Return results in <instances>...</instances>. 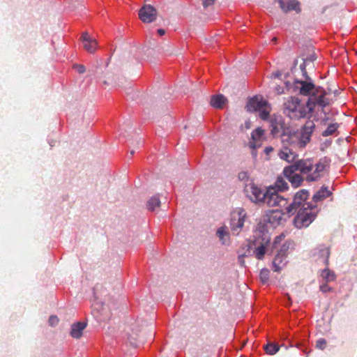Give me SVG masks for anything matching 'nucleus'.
I'll list each match as a JSON object with an SVG mask.
<instances>
[{
	"label": "nucleus",
	"mask_w": 357,
	"mask_h": 357,
	"mask_svg": "<svg viewBox=\"0 0 357 357\" xmlns=\"http://www.w3.org/2000/svg\"><path fill=\"white\" fill-rule=\"evenodd\" d=\"M293 90L303 96H309L305 104L298 98L289 97L284 103V112L291 119H299L312 114L314 119L326 125L335 114L330 105L336 98V93L326 91L321 86H316L311 81L296 80Z\"/></svg>",
	"instance_id": "nucleus-1"
},
{
	"label": "nucleus",
	"mask_w": 357,
	"mask_h": 357,
	"mask_svg": "<svg viewBox=\"0 0 357 357\" xmlns=\"http://www.w3.org/2000/svg\"><path fill=\"white\" fill-rule=\"evenodd\" d=\"M314 128V121H307L300 130L284 135L282 139V144H288L296 151L303 149L310 142Z\"/></svg>",
	"instance_id": "nucleus-2"
},
{
	"label": "nucleus",
	"mask_w": 357,
	"mask_h": 357,
	"mask_svg": "<svg viewBox=\"0 0 357 357\" xmlns=\"http://www.w3.org/2000/svg\"><path fill=\"white\" fill-rule=\"evenodd\" d=\"M328 164L326 159H321L316 163L311 159L298 160L301 173L305 175L307 181H317L320 179Z\"/></svg>",
	"instance_id": "nucleus-3"
},
{
	"label": "nucleus",
	"mask_w": 357,
	"mask_h": 357,
	"mask_svg": "<svg viewBox=\"0 0 357 357\" xmlns=\"http://www.w3.org/2000/svg\"><path fill=\"white\" fill-rule=\"evenodd\" d=\"M316 215V208L311 206L308 203H304L294 218V225L298 229L307 227L314 220Z\"/></svg>",
	"instance_id": "nucleus-4"
},
{
	"label": "nucleus",
	"mask_w": 357,
	"mask_h": 357,
	"mask_svg": "<svg viewBox=\"0 0 357 357\" xmlns=\"http://www.w3.org/2000/svg\"><path fill=\"white\" fill-rule=\"evenodd\" d=\"M246 107L250 112H259V117L263 120L268 119L271 111V105L260 96H256L252 98L248 101Z\"/></svg>",
	"instance_id": "nucleus-5"
},
{
	"label": "nucleus",
	"mask_w": 357,
	"mask_h": 357,
	"mask_svg": "<svg viewBox=\"0 0 357 357\" xmlns=\"http://www.w3.org/2000/svg\"><path fill=\"white\" fill-rule=\"evenodd\" d=\"M263 203L271 207L278 206L285 209L288 206L287 199L280 196L274 187H270L266 190V198Z\"/></svg>",
	"instance_id": "nucleus-6"
},
{
	"label": "nucleus",
	"mask_w": 357,
	"mask_h": 357,
	"mask_svg": "<svg viewBox=\"0 0 357 357\" xmlns=\"http://www.w3.org/2000/svg\"><path fill=\"white\" fill-rule=\"evenodd\" d=\"M246 218V212L238 208L231 213L230 229L234 235H238L242 231Z\"/></svg>",
	"instance_id": "nucleus-7"
},
{
	"label": "nucleus",
	"mask_w": 357,
	"mask_h": 357,
	"mask_svg": "<svg viewBox=\"0 0 357 357\" xmlns=\"http://www.w3.org/2000/svg\"><path fill=\"white\" fill-rule=\"evenodd\" d=\"M296 171L301 172L298 160L284 169L285 177L295 188L298 187L303 181V177L299 174L296 173Z\"/></svg>",
	"instance_id": "nucleus-8"
},
{
	"label": "nucleus",
	"mask_w": 357,
	"mask_h": 357,
	"mask_svg": "<svg viewBox=\"0 0 357 357\" xmlns=\"http://www.w3.org/2000/svg\"><path fill=\"white\" fill-rule=\"evenodd\" d=\"M246 196L253 202L263 203L266 198V191L261 190L255 183H250L245 186Z\"/></svg>",
	"instance_id": "nucleus-9"
},
{
	"label": "nucleus",
	"mask_w": 357,
	"mask_h": 357,
	"mask_svg": "<svg viewBox=\"0 0 357 357\" xmlns=\"http://www.w3.org/2000/svg\"><path fill=\"white\" fill-rule=\"evenodd\" d=\"M285 236L283 234L276 236L273 243V248L277 250V253L287 257L289 250L292 249L293 242L284 240Z\"/></svg>",
	"instance_id": "nucleus-10"
},
{
	"label": "nucleus",
	"mask_w": 357,
	"mask_h": 357,
	"mask_svg": "<svg viewBox=\"0 0 357 357\" xmlns=\"http://www.w3.org/2000/svg\"><path fill=\"white\" fill-rule=\"evenodd\" d=\"M309 192L306 190H299L294 196L293 202L286 207L288 217L295 213L297 208L307 199Z\"/></svg>",
	"instance_id": "nucleus-11"
},
{
	"label": "nucleus",
	"mask_w": 357,
	"mask_h": 357,
	"mask_svg": "<svg viewBox=\"0 0 357 357\" xmlns=\"http://www.w3.org/2000/svg\"><path fill=\"white\" fill-rule=\"evenodd\" d=\"M285 215H288L286 211L284 213L280 209L271 210L266 213L265 221L275 227L285 221Z\"/></svg>",
	"instance_id": "nucleus-12"
},
{
	"label": "nucleus",
	"mask_w": 357,
	"mask_h": 357,
	"mask_svg": "<svg viewBox=\"0 0 357 357\" xmlns=\"http://www.w3.org/2000/svg\"><path fill=\"white\" fill-rule=\"evenodd\" d=\"M157 11L151 5H144L139 11V17L144 23H150L155 20Z\"/></svg>",
	"instance_id": "nucleus-13"
},
{
	"label": "nucleus",
	"mask_w": 357,
	"mask_h": 357,
	"mask_svg": "<svg viewBox=\"0 0 357 357\" xmlns=\"http://www.w3.org/2000/svg\"><path fill=\"white\" fill-rule=\"evenodd\" d=\"M282 144V147L278 152L279 158L287 162H293L298 157V154L296 152V150L288 144Z\"/></svg>",
	"instance_id": "nucleus-14"
},
{
	"label": "nucleus",
	"mask_w": 357,
	"mask_h": 357,
	"mask_svg": "<svg viewBox=\"0 0 357 357\" xmlns=\"http://www.w3.org/2000/svg\"><path fill=\"white\" fill-rule=\"evenodd\" d=\"M264 139V130L260 128L254 130L251 133V139L249 142L250 149L255 150L259 148Z\"/></svg>",
	"instance_id": "nucleus-15"
},
{
	"label": "nucleus",
	"mask_w": 357,
	"mask_h": 357,
	"mask_svg": "<svg viewBox=\"0 0 357 357\" xmlns=\"http://www.w3.org/2000/svg\"><path fill=\"white\" fill-rule=\"evenodd\" d=\"M82 41L84 48L90 53H93L97 48V41L91 38L88 33H84L82 35Z\"/></svg>",
	"instance_id": "nucleus-16"
},
{
	"label": "nucleus",
	"mask_w": 357,
	"mask_h": 357,
	"mask_svg": "<svg viewBox=\"0 0 357 357\" xmlns=\"http://www.w3.org/2000/svg\"><path fill=\"white\" fill-rule=\"evenodd\" d=\"M279 4L282 10L285 12L295 10L299 12L301 10L300 3L297 0H278Z\"/></svg>",
	"instance_id": "nucleus-17"
},
{
	"label": "nucleus",
	"mask_w": 357,
	"mask_h": 357,
	"mask_svg": "<svg viewBox=\"0 0 357 357\" xmlns=\"http://www.w3.org/2000/svg\"><path fill=\"white\" fill-rule=\"evenodd\" d=\"M93 311L96 312L102 317V319H105L109 316V310L105 305L102 304L100 301L96 300L92 304Z\"/></svg>",
	"instance_id": "nucleus-18"
},
{
	"label": "nucleus",
	"mask_w": 357,
	"mask_h": 357,
	"mask_svg": "<svg viewBox=\"0 0 357 357\" xmlns=\"http://www.w3.org/2000/svg\"><path fill=\"white\" fill-rule=\"evenodd\" d=\"M86 324L85 322H77L71 326L70 335L72 337L78 339L82 337L83 331L85 329Z\"/></svg>",
	"instance_id": "nucleus-19"
},
{
	"label": "nucleus",
	"mask_w": 357,
	"mask_h": 357,
	"mask_svg": "<svg viewBox=\"0 0 357 357\" xmlns=\"http://www.w3.org/2000/svg\"><path fill=\"white\" fill-rule=\"evenodd\" d=\"M216 235L222 245H229L230 236L227 228L225 226L220 227L216 231Z\"/></svg>",
	"instance_id": "nucleus-20"
},
{
	"label": "nucleus",
	"mask_w": 357,
	"mask_h": 357,
	"mask_svg": "<svg viewBox=\"0 0 357 357\" xmlns=\"http://www.w3.org/2000/svg\"><path fill=\"white\" fill-rule=\"evenodd\" d=\"M287 262L286 256L277 253L273 261V271L275 272L280 271L285 266Z\"/></svg>",
	"instance_id": "nucleus-21"
},
{
	"label": "nucleus",
	"mask_w": 357,
	"mask_h": 357,
	"mask_svg": "<svg viewBox=\"0 0 357 357\" xmlns=\"http://www.w3.org/2000/svg\"><path fill=\"white\" fill-rule=\"evenodd\" d=\"M315 255L326 264L328 265V257L330 255L329 249L328 247L321 245L316 250Z\"/></svg>",
	"instance_id": "nucleus-22"
},
{
	"label": "nucleus",
	"mask_w": 357,
	"mask_h": 357,
	"mask_svg": "<svg viewBox=\"0 0 357 357\" xmlns=\"http://www.w3.org/2000/svg\"><path fill=\"white\" fill-rule=\"evenodd\" d=\"M227 102L226 98L222 95H216L211 97V105L215 108L222 109Z\"/></svg>",
	"instance_id": "nucleus-23"
},
{
	"label": "nucleus",
	"mask_w": 357,
	"mask_h": 357,
	"mask_svg": "<svg viewBox=\"0 0 357 357\" xmlns=\"http://www.w3.org/2000/svg\"><path fill=\"white\" fill-rule=\"evenodd\" d=\"M331 192L328 188L322 187L314 196V202L321 201L331 195Z\"/></svg>",
	"instance_id": "nucleus-24"
},
{
	"label": "nucleus",
	"mask_w": 357,
	"mask_h": 357,
	"mask_svg": "<svg viewBox=\"0 0 357 357\" xmlns=\"http://www.w3.org/2000/svg\"><path fill=\"white\" fill-rule=\"evenodd\" d=\"M282 117L274 116L271 119V126H272L271 132L273 134H276L279 132L280 127L282 126Z\"/></svg>",
	"instance_id": "nucleus-25"
},
{
	"label": "nucleus",
	"mask_w": 357,
	"mask_h": 357,
	"mask_svg": "<svg viewBox=\"0 0 357 357\" xmlns=\"http://www.w3.org/2000/svg\"><path fill=\"white\" fill-rule=\"evenodd\" d=\"M268 242L269 241L268 239H267L264 243H262L261 245H259L254 250V254L258 259H261L264 258V255L266 252V245Z\"/></svg>",
	"instance_id": "nucleus-26"
},
{
	"label": "nucleus",
	"mask_w": 357,
	"mask_h": 357,
	"mask_svg": "<svg viewBox=\"0 0 357 357\" xmlns=\"http://www.w3.org/2000/svg\"><path fill=\"white\" fill-rule=\"evenodd\" d=\"M160 205V200L158 195L153 196L147 202V208L149 211H155Z\"/></svg>",
	"instance_id": "nucleus-27"
},
{
	"label": "nucleus",
	"mask_w": 357,
	"mask_h": 357,
	"mask_svg": "<svg viewBox=\"0 0 357 357\" xmlns=\"http://www.w3.org/2000/svg\"><path fill=\"white\" fill-rule=\"evenodd\" d=\"M321 276L326 282H332L335 280L334 272L328 268H325L321 271Z\"/></svg>",
	"instance_id": "nucleus-28"
},
{
	"label": "nucleus",
	"mask_w": 357,
	"mask_h": 357,
	"mask_svg": "<svg viewBox=\"0 0 357 357\" xmlns=\"http://www.w3.org/2000/svg\"><path fill=\"white\" fill-rule=\"evenodd\" d=\"M338 127H339V125L337 123H330L328 126L327 128L324 131H323L322 135L324 137H328V136L332 135L333 134H334L336 132Z\"/></svg>",
	"instance_id": "nucleus-29"
},
{
	"label": "nucleus",
	"mask_w": 357,
	"mask_h": 357,
	"mask_svg": "<svg viewBox=\"0 0 357 357\" xmlns=\"http://www.w3.org/2000/svg\"><path fill=\"white\" fill-rule=\"evenodd\" d=\"M280 347L273 343H269L264 346L266 352L269 355H274L279 351Z\"/></svg>",
	"instance_id": "nucleus-30"
},
{
	"label": "nucleus",
	"mask_w": 357,
	"mask_h": 357,
	"mask_svg": "<svg viewBox=\"0 0 357 357\" xmlns=\"http://www.w3.org/2000/svg\"><path fill=\"white\" fill-rule=\"evenodd\" d=\"M275 188L279 191H282L287 188V183L282 178H280L277 180Z\"/></svg>",
	"instance_id": "nucleus-31"
},
{
	"label": "nucleus",
	"mask_w": 357,
	"mask_h": 357,
	"mask_svg": "<svg viewBox=\"0 0 357 357\" xmlns=\"http://www.w3.org/2000/svg\"><path fill=\"white\" fill-rule=\"evenodd\" d=\"M261 280L264 283L266 282L269 278V271L267 269H263L260 272Z\"/></svg>",
	"instance_id": "nucleus-32"
},
{
	"label": "nucleus",
	"mask_w": 357,
	"mask_h": 357,
	"mask_svg": "<svg viewBox=\"0 0 357 357\" xmlns=\"http://www.w3.org/2000/svg\"><path fill=\"white\" fill-rule=\"evenodd\" d=\"M326 346V341L324 338H320L317 341L316 347L318 349H324Z\"/></svg>",
	"instance_id": "nucleus-33"
},
{
	"label": "nucleus",
	"mask_w": 357,
	"mask_h": 357,
	"mask_svg": "<svg viewBox=\"0 0 357 357\" xmlns=\"http://www.w3.org/2000/svg\"><path fill=\"white\" fill-rule=\"evenodd\" d=\"M73 68L75 69L79 74L84 73L86 70L84 66L81 65V64L74 65Z\"/></svg>",
	"instance_id": "nucleus-34"
},
{
	"label": "nucleus",
	"mask_w": 357,
	"mask_h": 357,
	"mask_svg": "<svg viewBox=\"0 0 357 357\" xmlns=\"http://www.w3.org/2000/svg\"><path fill=\"white\" fill-rule=\"evenodd\" d=\"M59 323V319L56 316H51L49 319V324L50 326H54L56 325H57V324Z\"/></svg>",
	"instance_id": "nucleus-35"
},
{
	"label": "nucleus",
	"mask_w": 357,
	"mask_h": 357,
	"mask_svg": "<svg viewBox=\"0 0 357 357\" xmlns=\"http://www.w3.org/2000/svg\"><path fill=\"white\" fill-rule=\"evenodd\" d=\"M202 5L204 8H207L214 3L215 0H202Z\"/></svg>",
	"instance_id": "nucleus-36"
},
{
	"label": "nucleus",
	"mask_w": 357,
	"mask_h": 357,
	"mask_svg": "<svg viewBox=\"0 0 357 357\" xmlns=\"http://www.w3.org/2000/svg\"><path fill=\"white\" fill-rule=\"evenodd\" d=\"M320 290L322 292L326 293L330 291L331 290V288L328 284H324L320 286Z\"/></svg>",
	"instance_id": "nucleus-37"
},
{
	"label": "nucleus",
	"mask_w": 357,
	"mask_h": 357,
	"mask_svg": "<svg viewBox=\"0 0 357 357\" xmlns=\"http://www.w3.org/2000/svg\"><path fill=\"white\" fill-rule=\"evenodd\" d=\"M265 153L268 155L270 153H271L273 151V149L271 146H267L265 148Z\"/></svg>",
	"instance_id": "nucleus-38"
},
{
	"label": "nucleus",
	"mask_w": 357,
	"mask_h": 357,
	"mask_svg": "<svg viewBox=\"0 0 357 357\" xmlns=\"http://www.w3.org/2000/svg\"><path fill=\"white\" fill-rule=\"evenodd\" d=\"M165 30H164V29H159L158 30V33L160 36H163V35L165 34Z\"/></svg>",
	"instance_id": "nucleus-39"
},
{
	"label": "nucleus",
	"mask_w": 357,
	"mask_h": 357,
	"mask_svg": "<svg viewBox=\"0 0 357 357\" xmlns=\"http://www.w3.org/2000/svg\"><path fill=\"white\" fill-rule=\"evenodd\" d=\"M276 91H277L278 93H284L283 88H281L280 86L277 87L276 88Z\"/></svg>",
	"instance_id": "nucleus-40"
},
{
	"label": "nucleus",
	"mask_w": 357,
	"mask_h": 357,
	"mask_svg": "<svg viewBox=\"0 0 357 357\" xmlns=\"http://www.w3.org/2000/svg\"><path fill=\"white\" fill-rule=\"evenodd\" d=\"M238 176L241 179H243L246 176V174L245 172L240 173Z\"/></svg>",
	"instance_id": "nucleus-41"
},
{
	"label": "nucleus",
	"mask_w": 357,
	"mask_h": 357,
	"mask_svg": "<svg viewBox=\"0 0 357 357\" xmlns=\"http://www.w3.org/2000/svg\"><path fill=\"white\" fill-rule=\"evenodd\" d=\"M245 127H246V128H248V129L250 128V123H249V122H245Z\"/></svg>",
	"instance_id": "nucleus-42"
},
{
	"label": "nucleus",
	"mask_w": 357,
	"mask_h": 357,
	"mask_svg": "<svg viewBox=\"0 0 357 357\" xmlns=\"http://www.w3.org/2000/svg\"><path fill=\"white\" fill-rule=\"evenodd\" d=\"M286 85H287V87L288 89H290V87H289V83H288V82H287V83H286Z\"/></svg>",
	"instance_id": "nucleus-43"
},
{
	"label": "nucleus",
	"mask_w": 357,
	"mask_h": 357,
	"mask_svg": "<svg viewBox=\"0 0 357 357\" xmlns=\"http://www.w3.org/2000/svg\"><path fill=\"white\" fill-rule=\"evenodd\" d=\"M134 153H135V152H134V151H130V154H131V155H133V154H134Z\"/></svg>",
	"instance_id": "nucleus-44"
},
{
	"label": "nucleus",
	"mask_w": 357,
	"mask_h": 357,
	"mask_svg": "<svg viewBox=\"0 0 357 357\" xmlns=\"http://www.w3.org/2000/svg\"><path fill=\"white\" fill-rule=\"evenodd\" d=\"M276 40H277V38H273V41H275V42L276 41Z\"/></svg>",
	"instance_id": "nucleus-45"
}]
</instances>
